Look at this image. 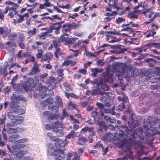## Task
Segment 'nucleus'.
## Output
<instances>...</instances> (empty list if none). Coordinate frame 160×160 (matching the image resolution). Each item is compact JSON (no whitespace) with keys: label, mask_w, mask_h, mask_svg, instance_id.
<instances>
[{"label":"nucleus","mask_w":160,"mask_h":160,"mask_svg":"<svg viewBox=\"0 0 160 160\" xmlns=\"http://www.w3.org/2000/svg\"><path fill=\"white\" fill-rule=\"evenodd\" d=\"M125 19L123 18L118 17L116 20V22L117 23H119L123 21H124Z\"/></svg>","instance_id":"obj_53"},{"label":"nucleus","mask_w":160,"mask_h":160,"mask_svg":"<svg viewBox=\"0 0 160 160\" xmlns=\"http://www.w3.org/2000/svg\"><path fill=\"white\" fill-rule=\"evenodd\" d=\"M24 118L23 117L17 115V118H15L13 122L15 125L21 124L22 123Z\"/></svg>","instance_id":"obj_18"},{"label":"nucleus","mask_w":160,"mask_h":160,"mask_svg":"<svg viewBox=\"0 0 160 160\" xmlns=\"http://www.w3.org/2000/svg\"><path fill=\"white\" fill-rule=\"evenodd\" d=\"M117 14V12L116 11H112V12L110 13H106L105 14V16H113L116 15Z\"/></svg>","instance_id":"obj_54"},{"label":"nucleus","mask_w":160,"mask_h":160,"mask_svg":"<svg viewBox=\"0 0 160 160\" xmlns=\"http://www.w3.org/2000/svg\"><path fill=\"white\" fill-rule=\"evenodd\" d=\"M151 11V8H148L146 10H144V11L141 13L143 14L144 15L147 17L148 16L149 12Z\"/></svg>","instance_id":"obj_46"},{"label":"nucleus","mask_w":160,"mask_h":160,"mask_svg":"<svg viewBox=\"0 0 160 160\" xmlns=\"http://www.w3.org/2000/svg\"><path fill=\"white\" fill-rule=\"evenodd\" d=\"M8 118L14 121L15 118H17V116L14 115L12 112H8Z\"/></svg>","instance_id":"obj_36"},{"label":"nucleus","mask_w":160,"mask_h":160,"mask_svg":"<svg viewBox=\"0 0 160 160\" xmlns=\"http://www.w3.org/2000/svg\"><path fill=\"white\" fill-rule=\"evenodd\" d=\"M151 47L158 48H160V44L157 43H148L145 45L144 47L141 48L139 51L140 52H145L146 51L147 48Z\"/></svg>","instance_id":"obj_11"},{"label":"nucleus","mask_w":160,"mask_h":160,"mask_svg":"<svg viewBox=\"0 0 160 160\" xmlns=\"http://www.w3.org/2000/svg\"><path fill=\"white\" fill-rule=\"evenodd\" d=\"M11 32V30L6 27L0 28V34H1L4 38H6L7 37L8 34L9 33Z\"/></svg>","instance_id":"obj_14"},{"label":"nucleus","mask_w":160,"mask_h":160,"mask_svg":"<svg viewBox=\"0 0 160 160\" xmlns=\"http://www.w3.org/2000/svg\"><path fill=\"white\" fill-rule=\"evenodd\" d=\"M123 131L122 130L121 134H119L118 133L112 134L111 133H108L105 134L102 137V139L103 140H106L107 142H110L114 140L118 141V143L120 145L118 147L121 148L122 150L124 151L129 150L128 148L125 147L126 144H128L126 142L127 141L126 138H124V136L122 133H123Z\"/></svg>","instance_id":"obj_2"},{"label":"nucleus","mask_w":160,"mask_h":160,"mask_svg":"<svg viewBox=\"0 0 160 160\" xmlns=\"http://www.w3.org/2000/svg\"><path fill=\"white\" fill-rule=\"evenodd\" d=\"M69 116V114L67 112H66V110L65 109H63L62 110V116H56V118H58V120H60L61 121H62L64 118L65 117H68ZM61 122H62V121Z\"/></svg>","instance_id":"obj_22"},{"label":"nucleus","mask_w":160,"mask_h":160,"mask_svg":"<svg viewBox=\"0 0 160 160\" xmlns=\"http://www.w3.org/2000/svg\"><path fill=\"white\" fill-rule=\"evenodd\" d=\"M85 53L86 55L88 56L93 57L96 56V55L94 54L93 53L86 50L85 51Z\"/></svg>","instance_id":"obj_49"},{"label":"nucleus","mask_w":160,"mask_h":160,"mask_svg":"<svg viewBox=\"0 0 160 160\" xmlns=\"http://www.w3.org/2000/svg\"><path fill=\"white\" fill-rule=\"evenodd\" d=\"M20 136L18 134L12 135L9 137V140L10 142H13L16 140V139L19 138Z\"/></svg>","instance_id":"obj_29"},{"label":"nucleus","mask_w":160,"mask_h":160,"mask_svg":"<svg viewBox=\"0 0 160 160\" xmlns=\"http://www.w3.org/2000/svg\"><path fill=\"white\" fill-rule=\"evenodd\" d=\"M8 39L10 40H13L17 37V35L14 33H11L8 35Z\"/></svg>","instance_id":"obj_38"},{"label":"nucleus","mask_w":160,"mask_h":160,"mask_svg":"<svg viewBox=\"0 0 160 160\" xmlns=\"http://www.w3.org/2000/svg\"><path fill=\"white\" fill-rule=\"evenodd\" d=\"M97 63L99 66H103L105 64L103 60L100 59L98 60L97 62Z\"/></svg>","instance_id":"obj_61"},{"label":"nucleus","mask_w":160,"mask_h":160,"mask_svg":"<svg viewBox=\"0 0 160 160\" xmlns=\"http://www.w3.org/2000/svg\"><path fill=\"white\" fill-rule=\"evenodd\" d=\"M87 141V139L83 137H81L79 138L77 143L79 145H83Z\"/></svg>","instance_id":"obj_33"},{"label":"nucleus","mask_w":160,"mask_h":160,"mask_svg":"<svg viewBox=\"0 0 160 160\" xmlns=\"http://www.w3.org/2000/svg\"><path fill=\"white\" fill-rule=\"evenodd\" d=\"M25 146L26 145L25 144L14 145L12 146V148H11L8 145H7V147L10 152L14 155H16L17 158H22L28 153L27 150L20 149Z\"/></svg>","instance_id":"obj_4"},{"label":"nucleus","mask_w":160,"mask_h":160,"mask_svg":"<svg viewBox=\"0 0 160 160\" xmlns=\"http://www.w3.org/2000/svg\"><path fill=\"white\" fill-rule=\"evenodd\" d=\"M77 136V134L74 130H72L66 136V138L70 139L71 138H73Z\"/></svg>","instance_id":"obj_30"},{"label":"nucleus","mask_w":160,"mask_h":160,"mask_svg":"<svg viewBox=\"0 0 160 160\" xmlns=\"http://www.w3.org/2000/svg\"><path fill=\"white\" fill-rule=\"evenodd\" d=\"M108 80H107L105 82V83L101 84V88L100 89H97L94 90L92 92L93 95H96L97 94H101V97L100 98L101 101L103 102H105L107 101V97L104 96L105 95L107 97L108 96L110 92H106L108 91L109 88L108 85L106 84L107 83H108Z\"/></svg>","instance_id":"obj_3"},{"label":"nucleus","mask_w":160,"mask_h":160,"mask_svg":"<svg viewBox=\"0 0 160 160\" xmlns=\"http://www.w3.org/2000/svg\"><path fill=\"white\" fill-rule=\"evenodd\" d=\"M122 96H119L118 97V99L119 100H122L123 102H126L128 101L127 97L126 96L124 95L123 92H122Z\"/></svg>","instance_id":"obj_35"},{"label":"nucleus","mask_w":160,"mask_h":160,"mask_svg":"<svg viewBox=\"0 0 160 160\" xmlns=\"http://www.w3.org/2000/svg\"><path fill=\"white\" fill-rule=\"evenodd\" d=\"M6 127V131L8 133L10 134L17 133V127L13 122L7 124Z\"/></svg>","instance_id":"obj_10"},{"label":"nucleus","mask_w":160,"mask_h":160,"mask_svg":"<svg viewBox=\"0 0 160 160\" xmlns=\"http://www.w3.org/2000/svg\"><path fill=\"white\" fill-rule=\"evenodd\" d=\"M143 130L142 128H139L135 130L134 133L129 130L128 132V134L127 136H125L126 139L127 140L126 141L127 144H126L125 147L126 148H128L129 149V152H130V157L132 156V152L130 150L132 147L136 145L137 144V140L136 139L138 137L141 140H142L144 138V136L143 135Z\"/></svg>","instance_id":"obj_1"},{"label":"nucleus","mask_w":160,"mask_h":160,"mask_svg":"<svg viewBox=\"0 0 160 160\" xmlns=\"http://www.w3.org/2000/svg\"><path fill=\"white\" fill-rule=\"evenodd\" d=\"M4 48L8 52L13 53L16 48V45L15 43L7 42L4 45Z\"/></svg>","instance_id":"obj_8"},{"label":"nucleus","mask_w":160,"mask_h":160,"mask_svg":"<svg viewBox=\"0 0 160 160\" xmlns=\"http://www.w3.org/2000/svg\"><path fill=\"white\" fill-rule=\"evenodd\" d=\"M92 129V128H89L88 127H85L82 128L81 130L82 132L84 131L86 132L87 131H90Z\"/></svg>","instance_id":"obj_56"},{"label":"nucleus","mask_w":160,"mask_h":160,"mask_svg":"<svg viewBox=\"0 0 160 160\" xmlns=\"http://www.w3.org/2000/svg\"><path fill=\"white\" fill-rule=\"evenodd\" d=\"M33 82V79L32 78H29L28 79V82L21 81L20 82V83L24 89L26 91H28L30 90L31 89V85Z\"/></svg>","instance_id":"obj_9"},{"label":"nucleus","mask_w":160,"mask_h":160,"mask_svg":"<svg viewBox=\"0 0 160 160\" xmlns=\"http://www.w3.org/2000/svg\"><path fill=\"white\" fill-rule=\"evenodd\" d=\"M111 19V18L109 17H107L105 18L103 20V24H105L106 23L108 22L109 21H110Z\"/></svg>","instance_id":"obj_62"},{"label":"nucleus","mask_w":160,"mask_h":160,"mask_svg":"<svg viewBox=\"0 0 160 160\" xmlns=\"http://www.w3.org/2000/svg\"><path fill=\"white\" fill-rule=\"evenodd\" d=\"M74 157L72 160H80V158L79 156L77 154V152H74L73 153Z\"/></svg>","instance_id":"obj_51"},{"label":"nucleus","mask_w":160,"mask_h":160,"mask_svg":"<svg viewBox=\"0 0 160 160\" xmlns=\"http://www.w3.org/2000/svg\"><path fill=\"white\" fill-rule=\"evenodd\" d=\"M37 31V29L36 28H34L32 30L29 31L27 32V33L29 36H32L35 35Z\"/></svg>","instance_id":"obj_39"},{"label":"nucleus","mask_w":160,"mask_h":160,"mask_svg":"<svg viewBox=\"0 0 160 160\" xmlns=\"http://www.w3.org/2000/svg\"><path fill=\"white\" fill-rule=\"evenodd\" d=\"M139 12L138 10L135 11L134 12H130L128 15V17L130 18L136 19L138 18V14L137 13Z\"/></svg>","instance_id":"obj_25"},{"label":"nucleus","mask_w":160,"mask_h":160,"mask_svg":"<svg viewBox=\"0 0 160 160\" xmlns=\"http://www.w3.org/2000/svg\"><path fill=\"white\" fill-rule=\"evenodd\" d=\"M8 66V62H5L4 63V66H0V74L2 75L5 74V77H6L7 75L6 70Z\"/></svg>","instance_id":"obj_15"},{"label":"nucleus","mask_w":160,"mask_h":160,"mask_svg":"<svg viewBox=\"0 0 160 160\" xmlns=\"http://www.w3.org/2000/svg\"><path fill=\"white\" fill-rule=\"evenodd\" d=\"M18 42H23L25 40L24 35L22 33H20L18 36Z\"/></svg>","instance_id":"obj_45"},{"label":"nucleus","mask_w":160,"mask_h":160,"mask_svg":"<svg viewBox=\"0 0 160 160\" xmlns=\"http://www.w3.org/2000/svg\"><path fill=\"white\" fill-rule=\"evenodd\" d=\"M52 154L54 156L55 160H65V157L59 155L60 154L57 151H54V152H52Z\"/></svg>","instance_id":"obj_21"},{"label":"nucleus","mask_w":160,"mask_h":160,"mask_svg":"<svg viewBox=\"0 0 160 160\" xmlns=\"http://www.w3.org/2000/svg\"><path fill=\"white\" fill-rule=\"evenodd\" d=\"M57 84L56 80L53 76L51 77L48 79V82H46L47 85L48 87H51L53 89L56 88Z\"/></svg>","instance_id":"obj_12"},{"label":"nucleus","mask_w":160,"mask_h":160,"mask_svg":"<svg viewBox=\"0 0 160 160\" xmlns=\"http://www.w3.org/2000/svg\"><path fill=\"white\" fill-rule=\"evenodd\" d=\"M122 150L124 152H127V154H128L129 155L127 156H126L125 157H123L122 158H120L118 159H117L115 160H126V159L128 158H131L132 160L133 159V158H132V156L131 157H130V152H129V150L128 149L126 150Z\"/></svg>","instance_id":"obj_32"},{"label":"nucleus","mask_w":160,"mask_h":160,"mask_svg":"<svg viewBox=\"0 0 160 160\" xmlns=\"http://www.w3.org/2000/svg\"><path fill=\"white\" fill-rule=\"evenodd\" d=\"M118 0H112L111 3L109 4V5L115 8L118 9L119 8L118 5Z\"/></svg>","instance_id":"obj_34"},{"label":"nucleus","mask_w":160,"mask_h":160,"mask_svg":"<svg viewBox=\"0 0 160 160\" xmlns=\"http://www.w3.org/2000/svg\"><path fill=\"white\" fill-rule=\"evenodd\" d=\"M116 126H117V127H118V128L119 129V133H118L119 134H121V131L122 130L124 131H123V133H122V134H123L124 138H125V136H127L129 131V129L128 128L126 125H119V126L118 125H116Z\"/></svg>","instance_id":"obj_13"},{"label":"nucleus","mask_w":160,"mask_h":160,"mask_svg":"<svg viewBox=\"0 0 160 160\" xmlns=\"http://www.w3.org/2000/svg\"><path fill=\"white\" fill-rule=\"evenodd\" d=\"M62 32L63 34L67 36H68L70 33L69 30L68 28H64Z\"/></svg>","instance_id":"obj_41"},{"label":"nucleus","mask_w":160,"mask_h":160,"mask_svg":"<svg viewBox=\"0 0 160 160\" xmlns=\"http://www.w3.org/2000/svg\"><path fill=\"white\" fill-rule=\"evenodd\" d=\"M97 106L98 107V108L100 110L101 112V115L102 117L104 116V113H110L112 115L115 114V112L114 111V107L113 106L111 109L110 110L108 109H104V105L100 102H98L96 103Z\"/></svg>","instance_id":"obj_7"},{"label":"nucleus","mask_w":160,"mask_h":160,"mask_svg":"<svg viewBox=\"0 0 160 160\" xmlns=\"http://www.w3.org/2000/svg\"><path fill=\"white\" fill-rule=\"evenodd\" d=\"M40 72V70L39 68V67L36 64L33 67L32 70V73L33 74H38Z\"/></svg>","instance_id":"obj_28"},{"label":"nucleus","mask_w":160,"mask_h":160,"mask_svg":"<svg viewBox=\"0 0 160 160\" xmlns=\"http://www.w3.org/2000/svg\"><path fill=\"white\" fill-rule=\"evenodd\" d=\"M106 39L108 41L109 43H113L118 42L120 40V39H117L116 37L111 35L109 38H106Z\"/></svg>","instance_id":"obj_23"},{"label":"nucleus","mask_w":160,"mask_h":160,"mask_svg":"<svg viewBox=\"0 0 160 160\" xmlns=\"http://www.w3.org/2000/svg\"><path fill=\"white\" fill-rule=\"evenodd\" d=\"M18 16L19 17V18L15 22L16 23H20L23 22L24 20V18L23 15H21L19 14H18Z\"/></svg>","instance_id":"obj_43"},{"label":"nucleus","mask_w":160,"mask_h":160,"mask_svg":"<svg viewBox=\"0 0 160 160\" xmlns=\"http://www.w3.org/2000/svg\"><path fill=\"white\" fill-rule=\"evenodd\" d=\"M28 138H24L17 140L16 141V143L17 144L23 143L28 142Z\"/></svg>","instance_id":"obj_40"},{"label":"nucleus","mask_w":160,"mask_h":160,"mask_svg":"<svg viewBox=\"0 0 160 160\" xmlns=\"http://www.w3.org/2000/svg\"><path fill=\"white\" fill-rule=\"evenodd\" d=\"M53 102L52 98L51 97H49L44 101L42 103V106L45 107L49 104H51Z\"/></svg>","instance_id":"obj_27"},{"label":"nucleus","mask_w":160,"mask_h":160,"mask_svg":"<svg viewBox=\"0 0 160 160\" xmlns=\"http://www.w3.org/2000/svg\"><path fill=\"white\" fill-rule=\"evenodd\" d=\"M22 99V97L21 96L17 95L16 94H13V96L11 98V100L13 104L19 103V100Z\"/></svg>","instance_id":"obj_17"},{"label":"nucleus","mask_w":160,"mask_h":160,"mask_svg":"<svg viewBox=\"0 0 160 160\" xmlns=\"http://www.w3.org/2000/svg\"><path fill=\"white\" fill-rule=\"evenodd\" d=\"M70 119H71L73 123H79V121L76 119L73 118V116L72 115H70Z\"/></svg>","instance_id":"obj_57"},{"label":"nucleus","mask_w":160,"mask_h":160,"mask_svg":"<svg viewBox=\"0 0 160 160\" xmlns=\"http://www.w3.org/2000/svg\"><path fill=\"white\" fill-rule=\"evenodd\" d=\"M25 129L23 128H19L17 127L16 130L17 132H22L24 131Z\"/></svg>","instance_id":"obj_59"},{"label":"nucleus","mask_w":160,"mask_h":160,"mask_svg":"<svg viewBox=\"0 0 160 160\" xmlns=\"http://www.w3.org/2000/svg\"><path fill=\"white\" fill-rule=\"evenodd\" d=\"M68 106L69 108H72L75 109H76V105L73 104L71 102H69Z\"/></svg>","instance_id":"obj_63"},{"label":"nucleus","mask_w":160,"mask_h":160,"mask_svg":"<svg viewBox=\"0 0 160 160\" xmlns=\"http://www.w3.org/2000/svg\"><path fill=\"white\" fill-rule=\"evenodd\" d=\"M48 18L50 19L51 21H53L55 19H57L59 20H61L62 19L60 17L58 16V15H52L50 17H48Z\"/></svg>","instance_id":"obj_37"},{"label":"nucleus","mask_w":160,"mask_h":160,"mask_svg":"<svg viewBox=\"0 0 160 160\" xmlns=\"http://www.w3.org/2000/svg\"><path fill=\"white\" fill-rule=\"evenodd\" d=\"M113 31L105 32V35L106 38H109L111 35L110 34H112Z\"/></svg>","instance_id":"obj_58"},{"label":"nucleus","mask_w":160,"mask_h":160,"mask_svg":"<svg viewBox=\"0 0 160 160\" xmlns=\"http://www.w3.org/2000/svg\"><path fill=\"white\" fill-rule=\"evenodd\" d=\"M38 53L37 54V57L38 58H41L42 54L43 53V52L41 49H39L38 50Z\"/></svg>","instance_id":"obj_47"},{"label":"nucleus","mask_w":160,"mask_h":160,"mask_svg":"<svg viewBox=\"0 0 160 160\" xmlns=\"http://www.w3.org/2000/svg\"><path fill=\"white\" fill-rule=\"evenodd\" d=\"M53 141L55 142V146L57 149L54 151H57L59 154L62 155L65 150V146L67 144V140H65L63 141L57 137Z\"/></svg>","instance_id":"obj_5"},{"label":"nucleus","mask_w":160,"mask_h":160,"mask_svg":"<svg viewBox=\"0 0 160 160\" xmlns=\"http://www.w3.org/2000/svg\"><path fill=\"white\" fill-rule=\"evenodd\" d=\"M55 103L56 105L58 106L63 107V104L62 102V99L59 96H57L56 98Z\"/></svg>","instance_id":"obj_24"},{"label":"nucleus","mask_w":160,"mask_h":160,"mask_svg":"<svg viewBox=\"0 0 160 160\" xmlns=\"http://www.w3.org/2000/svg\"><path fill=\"white\" fill-rule=\"evenodd\" d=\"M70 50H72L73 51V52H74V53L72 55L73 56L75 57H77L79 52V51L78 50H74L72 49H70Z\"/></svg>","instance_id":"obj_60"},{"label":"nucleus","mask_w":160,"mask_h":160,"mask_svg":"<svg viewBox=\"0 0 160 160\" xmlns=\"http://www.w3.org/2000/svg\"><path fill=\"white\" fill-rule=\"evenodd\" d=\"M53 57V54L51 52H48L42 56L41 60L46 61L48 59H50Z\"/></svg>","instance_id":"obj_20"},{"label":"nucleus","mask_w":160,"mask_h":160,"mask_svg":"<svg viewBox=\"0 0 160 160\" xmlns=\"http://www.w3.org/2000/svg\"><path fill=\"white\" fill-rule=\"evenodd\" d=\"M43 116L45 118H48V120H50V119L53 120L54 121H56V117H53V115H52V113L49 111H45L43 113Z\"/></svg>","instance_id":"obj_16"},{"label":"nucleus","mask_w":160,"mask_h":160,"mask_svg":"<svg viewBox=\"0 0 160 160\" xmlns=\"http://www.w3.org/2000/svg\"><path fill=\"white\" fill-rule=\"evenodd\" d=\"M125 31L129 32V33H132L133 32L132 28L130 27H127L124 28L121 30V31Z\"/></svg>","instance_id":"obj_48"},{"label":"nucleus","mask_w":160,"mask_h":160,"mask_svg":"<svg viewBox=\"0 0 160 160\" xmlns=\"http://www.w3.org/2000/svg\"><path fill=\"white\" fill-rule=\"evenodd\" d=\"M124 105L123 103H122L118 106V107L116 109L118 111H122L124 108Z\"/></svg>","instance_id":"obj_55"},{"label":"nucleus","mask_w":160,"mask_h":160,"mask_svg":"<svg viewBox=\"0 0 160 160\" xmlns=\"http://www.w3.org/2000/svg\"><path fill=\"white\" fill-rule=\"evenodd\" d=\"M48 76L47 73H45L43 74L40 75L39 76L40 81L42 82L44 81V79Z\"/></svg>","instance_id":"obj_42"},{"label":"nucleus","mask_w":160,"mask_h":160,"mask_svg":"<svg viewBox=\"0 0 160 160\" xmlns=\"http://www.w3.org/2000/svg\"><path fill=\"white\" fill-rule=\"evenodd\" d=\"M62 127L61 122H54V125L52 128V130L53 132L57 134V136L61 137L63 135Z\"/></svg>","instance_id":"obj_6"},{"label":"nucleus","mask_w":160,"mask_h":160,"mask_svg":"<svg viewBox=\"0 0 160 160\" xmlns=\"http://www.w3.org/2000/svg\"><path fill=\"white\" fill-rule=\"evenodd\" d=\"M48 152L49 153V152H51L52 153V152H52V151H53V145L51 143H48Z\"/></svg>","instance_id":"obj_50"},{"label":"nucleus","mask_w":160,"mask_h":160,"mask_svg":"<svg viewBox=\"0 0 160 160\" xmlns=\"http://www.w3.org/2000/svg\"><path fill=\"white\" fill-rule=\"evenodd\" d=\"M76 64V62H73L72 60H67L64 62L62 64V66H68L70 65L71 66H75Z\"/></svg>","instance_id":"obj_26"},{"label":"nucleus","mask_w":160,"mask_h":160,"mask_svg":"<svg viewBox=\"0 0 160 160\" xmlns=\"http://www.w3.org/2000/svg\"><path fill=\"white\" fill-rule=\"evenodd\" d=\"M14 106H13L12 105L10 104V107L13 109L12 111L13 112L17 114H23V112H21V111L22 110V109L19 108H18V107L17 105H16L15 104L14 105Z\"/></svg>","instance_id":"obj_19"},{"label":"nucleus","mask_w":160,"mask_h":160,"mask_svg":"<svg viewBox=\"0 0 160 160\" xmlns=\"http://www.w3.org/2000/svg\"><path fill=\"white\" fill-rule=\"evenodd\" d=\"M47 136L48 137L50 138L52 141H55L56 140L55 139L56 137H53L52 134L51 133H48L47 134Z\"/></svg>","instance_id":"obj_52"},{"label":"nucleus","mask_w":160,"mask_h":160,"mask_svg":"<svg viewBox=\"0 0 160 160\" xmlns=\"http://www.w3.org/2000/svg\"><path fill=\"white\" fill-rule=\"evenodd\" d=\"M64 69L61 68H58V69L57 72V74L60 76H62L63 75V73Z\"/></svg>","instance_id":"obj_44"},{"label":"nucleus","mask_w":160,"mask_h":160,"mask_svg":"<svg viewBox=\"0 0 160 160\" xmlns=\"http://www.w3.org/2000/svg\"><path fill=\"white\" fill-rule=\"evenodd\" d=\"M91 71L92 72V76L94 77H96L97 74L98 73L101 72V70L97 68L92 69Z\"/></svg>","instance_id":"obj_31"},{"label":"nucleus","mask_w":160,"mask_h":160,"mask_svg":"<svg viewBox=\"0 0 160 160\" xmlns=\"http://www.w3.org/2000/svg\"><path fill=\"white\" fill-rule=\"evenodd\" d=\"M7 153L3 150H2L0 149V156L3 157L4 156H6Z\"/></svg>","instance_id":"obj_64"}]
</instances>
